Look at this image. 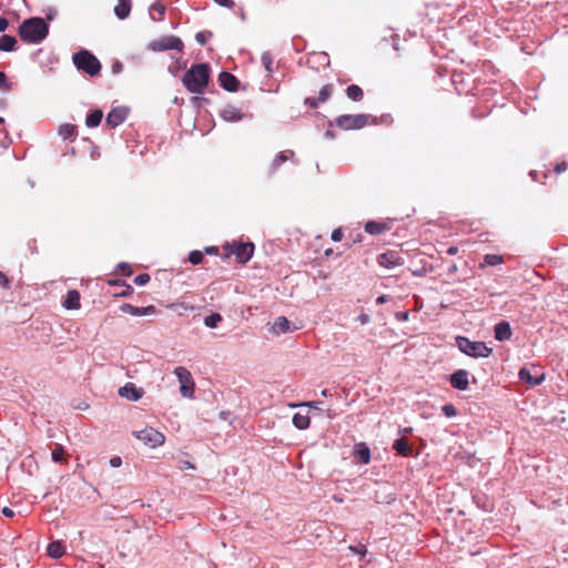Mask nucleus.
Returning <instances> with one entry per match:
<instances>
[{"instance_id":"f257e3e1","label":"nucleus","mask_w":568,"mask_h":568,"mask_svg":"<svg viewBox=\"0 0 568 568\" xmlns=\"http://www.w3.org/2000/svg\"><path fill=\"white\" fill-rule=\"evenodd\" d=\"M211 69L206 63L193 64L182 77L186 90L194 94H203L210 82Z\"/></svg>"},{"instance_id":"f03ea898","label":"nucleus","mask_w":568,"mask_h":568,"mask_svg":"<svg viewBox=\"0 0 568 568\" xmlns=\"http://www.w3.org/2000/svg\"><path fill=\"white\" fill-rule=\"evenodd\" d=\"M49 27L42 18H30L19 26L20 38L28 43H39L47 38Z\"/></svg>"},{"instance_id":"7ed1b4c3","label":"nucleus","mask_w":568,"mask_h":568,"mask_svg":"<svg viewBox=\"0 0 568 568\" xmlns=\"http://www.w3.org/2000/svg\"><path fill=\"white\" fill-rule=\"evenodd\" d=\"M456 346L465 355L474 358H486L493 353V349L488 347L484 342L470 341L465 336L456 337Z\"/></svg>"},{"instance_id":"20e7f679","label":"nucleus","mask_w":568,"mask_h":568,"mask_svg":"<svg viewBox=\"0 0 568 568\" xmlns=\"http://www.w3.org/2000/svg\"><path fill=\"white\" fill-rule=\"evenodd\" d=\"M73 63L79 71L90 77H95L101 71V63L98 58L88 50H80L73 54Z\"/></svg>"},{"instance_id":"39448f33","label":"nucleus","mask_w":568,"mask_h":568,"mask_svg":"<svg viewBox=\"0 0 568 568\" xmlns=\"http://www.w3.org/2000/svg\"><path fill=\"white\" fill-rule=\"evenodd\" d=\"M369 122L367 114H343L335 119V124L342 130H358Z\"/></svg>"},{"instance_id":"423d86ee","label":"nucleus","mask_w":568,"mask_h":568,"mask_svg":"<svg viewBox=\"0 0 568 568\" xmlns=\"http://www.w3.org/2000/svg\"><path fill=\"white\" fill-rule=\"evenodd\" d=\"M174 375L180 382V393L183 397L193 398L194 397V381L190 373V371L183 366H178L174 368Z\"/></svg>"},{"instance_id":"0eeeda50","label":"nucleus","mask_w":568,"mask_h":568,"mask_svg":"<svg viewBox=\"0 0 568 568\" xmlns=\"http://www.w3.org/2000/svg\"><path fill=\"white\" fill-rule=\"evenodd\" d=\"M133 435L145 445L154 448L164 444V435L153 427H145L142 430L134 432Z\"/></svg>"},{"instance_id":"6e6552de","label":"nucleus","mask_w":568,"mask_h":568,"mask_svg":"<svg viewBox=\"0 0 568 568\" xmlns=\"http://www.w3.org/2000/svg\"><path fill=\"white\" fill-rule=\"evenodd\" d=\"M206 254H214L219 255L223 262H231L234 260L239 264H245L248 262L254 251H223L222 254H220V251H204Z\"/></svg>"},{"instance_id":"1a4fd4ad","label":"nucleus","mask_w":568,"mask_h":568,"mask_svg":"<svg viewBox=\"0 0 568 568\" xmlns=\"http://www.w3.org/2000/svg\"><path fill=\"white\" fill-rule=\"evenodd\" d=\"M395 220L385 219L379 221H368L364 225L366 233L371 235H383L394 229Z\"/></svg>"},{"instance_id":"9d476101","label":"nucleus","mask_w":568,"mask_h":568,"mask_svg":"<svg viewBox=\"0 0 568 568\" xmlns=\"http://www.w3.org/2000/svg\"><path fill=\"white\" fill-rule=\"evenodd\" d=\"M333 90L334 88L333 84L331 83L323 85L322 89L320 90L318 98H306L304 100L305 105L312 109H316L320 103H324L331 98V95L333 94Z\"/></svg>"},{"instance_id":"9b49d317","label":"nucleus","mask_w":568,"mask_h":568,"mask_svg":"<svg viewBox=\"0 0 568 568\" xmlns=\"http://www.w3.org/2000/svg\"><path fill=\"white\" fill-rule=\"evenodd\" d=\"M378 263L385 268H393L403 264V258L399 256L398 251H385L378 256Z\"/></svg>"},{"instance_id":"f8f14e48","label":"nucleus","mask_w":568,"mask_h":568,"mask_svg":"<svg viewBox=\"0 0 568 568\" xmlns=\"http://www.w3.org/2000/svg\"><path fill=\"white\" fill-rule=\"evenodd\" d=\"M128 109L123 106L113 108L106 115V124L116 128L122 124L128 116Z\"/></svg>"},{"instance_id":"ddd939ff","label":"nucleus","mask_w":568,"mask_h":568,"mask_svg":"<svg viewBox=\"0 0 568 568\" xmlns=\"http://www.w3.org/2000/svg\"><path fill=\"white\" fill-rule=\"evenodd\" d=\"M469 373L465 369H458L449 377L452 387L458 390H466L469 386Z\"/></svg>"},{"instance_id":"4468645a","label":"nucleus","mask_w":568,"mask_h":568,"mask_svg":"<svg viewBox=\"0 0 568 568\" xmlns=\"http://www.w3.org/2000/svg\"><path fill=\"white\" fill-rule=\"evenodd\" d=\"M119 395L129 400L136 402L142 397L143 390L138 388L133 383H126L119 388Z\"/></svg>"},{"instance_id":"2eb2a0df","label":"nucleus","mask_w":568,"mask_h":568,"mask_svg":"<svg viewBox=\"0 0 568 568\" xmlns=\"http://www.w3.org/2000/svg\"><path fill=\"white\" fill-rule=\"evenodd\" d=\"M219 82L220 85L229 92H235L239 89L240 84L236 77L226 71H223L219 74Z\"/></svg>"},{"instance_id":"dca6fc26","label":"nucleus","mask_w":568,"mask_h":568,"mask_svg":"<svg viewBox=\"0 0 568 568\" xmlns=\"http://www.w3.org/2000/svg\"><path fill=\"white\" fill-rule=\"evenodd\" d=\"M121 311L132 316H146L154 314L155 307L153 305H149L146 307H139L131 304H123L121 306Z\"/></svg>"},{"instance_id":"f3484780","label":"nucleus","mask_w":568,"mask_h":568,"mask_svg":"<svg viewBox=\"0 0 568 568\" xmlns=\"http://www.w3.org/2000/svg\"><path fill=\"white\" fill-rule=\"evenodd\" d=\"M511 327L510 324L506 321H501L495 325L494 336L497 341L504 342L508 341L511 337Z\"/></svg>"},{"instance_id":"a211bd4d","label":"nucleus","mask_w":568,"mask_h":568,"mask_svg":"<svg viewBox=\"0 0 568 568\" xmlns=\"http://www.w3.org/2000/svg\"><path fill=\"white\" fill-rule=\"evenodd\" d=\"M322 404H323V402H321V400H312V402H302V403H296V404H290L288 406L291 408L308 407V408L317 409L320 412H324V409L322 408ZM325 413H326L327 417L331 419L335 418V416H336V413L331 408L325 409Z\"/></svg>"},{"instance_id":"6ab92c4d","label":"nucleus","mask_w":568,"mask_h":568,"mask_svg":"<svg viewBox=\"0 0 568 568\" xmlns=\"http://www.w3.org/2000/svg\"><path fill=\"white\" fill-rule=\"evenodd\" d=\"M518 377L521 382H525L526 384H529L530 386L540 385L545 379L544 374H540L538 376H532L530 371L526 367H523L519 369Z\"/></svg>"},{"instance_id":"aec40b11","label":"nucleus","mask_w":568,"mask_h":568,"mask_svg":"<svg viewBox=\"0 0 568 568\" xmlns=\"http://www.w3.org/2000/svg\"><path fill=\"white\" fill-rule=\"evenodd\" d=\"M294 152L292 150H285V151H282L280 152L275 158L274 160L272 161L271 165H270V171L268 173L272 174L274 172L277 171V169L283 164L285 163L287 160L290 159H293L294 158Z\"/></svg>"},{"instance_id":"412c9836","label":"nucleus","mask_w":568,"mask_h":568,"mask_svg":"<svg viewBox=\"0 0 568 568\" xmlns=\"http://www.w3.org/2000/svg\"><path fill=\"white\" fill-rule=\"evenodd\" d=\"M63 307L67 310H79L80 304V293L77 290H70L67 293V296L62 303Z\"/></svg>"},{"instance_id":"4be33fe9","label":"nucleus","mask_w":568,"mask_h":568,"mask_svg":"<svg viewBox=\"0 0 568 568\" xmlns=\"http://www.w3.org/2000/svg\"><path fill=\"white\" fill-rule=\"evenodd\" d=\"M272 333L275 335H282L292 331L291 322L285 316L277 317L272 326Z\"/></svg>"},{"instance_id":"5701e85b","label":"nucleus","mask_w":568,"mask_h":568,"mask_svg":"<svg viewBox=\"0 0 568 568\" xmlns=\"http://www.w3.org/2000/svg\"><path fill=\"white\" fill-rule=\"evenodd\" d=\"M58 134L63 140L73 141L78 135V128L71 123H63L58 128Z\"/></svg>"},{"instance_id":"b1692460","label":"nucleus","mask_w":568,"mask_h":568,"mask_svg":"<svg viewBox=\"0 0 568 568\" xmlns=\"http://www.w3.org/2000/svg\"><path fill=\"white\" fill-rule=\"evenodd\" d=\"M222 118L226 121L236 122L244 118V113L236 106L227 105L222 111Z\"/></svg>"},{"instance_id":"393cba45","label":"nucleus","mask_w":568,"mask_h":568,"mask_svg":"<svg viewBox=\"0 0 568 568\" xmlns=\"http://www.w3.org/2000/svg\"><path fill=\"white\" fill-rule=\"evenodd\" d=\"M354 455L356 459L363 465H366L371 462V450L364 443L355 446Z\"/></svg>"},{"instance_id":"a878e982","label":"nucleus","mask_w":568,"mask_h":568,"mask_svg":"<svg viewBox=\"0 0 568 568\" xmlns=\"http://www.w3.org/2000/svg\"><path fill=\"white\" fill-rule=\"evenodd\" d=\"M161 50H179L182 51L183 42L180 38L169 37L160 42Z\"/></svg>"},{"instance_id":"bb28decb","label":"nucleus","mask_w":568,"mask_h":568,"mask_svg":"<svg viewBox=\"0 0 568 568\" xmlns=\"http://www.w3.org/2000/svg\"><path fill=\"white\" fill-rule=\"evenodd\" d=\"M292 423L294 427H296L300 430L307 429L311 424V418L308 416V413H296L293 415Z\"/></svg>"},{"instance_id":"cd10ccee","label":"nucleus","mask_w":568,"mask_h":568,"mask_svg":"<svg viewBox=\"0 0 568 568\" xmlns=\"http://www.w3.org/2000/svg\"><path fill=\"white\" fill-rule=\"evenodd\" d=\"M393 449L403 457H408L412 454V447L404 438H397L393 443Z\"/></svg>"},{"instance_id":"c85d7f7f","label":"nucleus","mask_w":568,"mask_h":568,"mask_svg":"<svg viewBox=\"0 0 568 568\" xmlns=\"http://www.w3.org/2000/svg\"><path fill=\"white\" fill-rule=\"evenodd\" d=\"M131 11V0H118V4L114 7L115 16L123 20L129 17Z\"/></svg>"},{"instance_id":"c756f323","label":"nucleus","mask_w":568,"mask_h":568,"mask_svg":"<svg viewBox=\"0 0 568 568\" xmlns=\"http://www.w3.org/2000/svg\"><path fill=\"white\" fill-rule=\"evenodd\" d=\"M48 555L52 558H61L65 554V547L61 541H51L47 548Z\"/></svg>"},{"instance_id":"7c9ffc66","label":"nucleus","mask_w":568,"mask_h":568,"mask_svg":"<svg viewBox=\"0 0 568 568\" xmlns=\"http://www.w3.org/2000/svg\"><path fill=\"white\" fill-rule=\"evenodd\" d=\"M109 283L121 287V291L114 293L115 296L126 297L133 293V287L121 280L110 281Z\"/></svg>"},{"instance_id":"2f4dec72","label":"nucleus","mask_w":568,"mask_h":568,"mask_svg":"<svg viewBox=\"0 0 568 568\" xmlns=\"http://www.w3.org/2000/svg\"><path fill=\"white\" fill-rule=\"evenodd\" d=\"M17 39L9 34H3L0 38V51L10 52L14 50Z\"/></svg>"},{"instance_id":"473e14b6","label":"nucleus","mask_w":568,"mask_h":568,"mask_svg":"<svg viewBox=\"0 0 568 568\" xmlns=\"http://www.w3.org/2000/svg\"><path fill=\"white\" fill-rule=\"evenodd\" d=\"M346 95L353 101H361L364 97V92L357 84H351L346 88Z\"/></svg>"},{"instance_id":"72a5a7b5","label":"nucleus","mask_w":568,"mask_h":568,"mask_svg":"<svg viewBox=\"0 0 568 568\" xmlns=\"http://www.w3.org/2000/svg\"><path fill=\"white\" fill-rule=\"evenodd\" d=\"M102 118H103V112L101 110H94L88 114L85 124L89 128H95L101 123Z\"/></svg>"},{"instance_id":"f704fd0d","label":"nucleus","mask_w":568,"mask_h":568,"mask_svg":"<svg viewBox=\"0 0 568 568\" xmlns=\"http://www.w3.org/2000/svg\"><path fill=\"white\" fill-rule=\"evenodd\" d=\"M222 248H255L254 243L251 241H232V242H225L222 246Z\"/></svg>"},{"instance_id":"c9c22d12","label":"nucleus","mask_w":568,"mask_h":568,"mask_svg":"<svg viewBox=\"0 0 568 568\" xmlns=\"http://www.w3.org/2000/svg\"><path fill=\"white\" fill-rule=\"evenodd\" d=\"M165 7L161 2H155L151 6L150 14L154 21H161L164 18Z\"/></svg>"},{"instance_id":"e433bc0d","label":"nucleus","mask_w":568,"mask_h":568,"mask_svg":"<svg viewBox=\"0 0 568 568\" xmlns=\"http://www.w3.org/2000/svg\"><path fill=\"white\" fill-rule=\"evenodd\" d=\"M504 262V257L499 254H486L484 257V265L496 266Z\"/></svg>"},{"instance_id":"4c0bfd02","label":"nucleus","mask_w":568,"mask_h":568,"mask_svg":"<svg viewBox=\"0 0 568 568\" xmlns=\"http://www.w3.org/2000/svg\"><path fill=\"white\" fill-rule=\"evenodd\" d=\"M221 321L222 316L220 313H211L204 318V325L209 328H215Z\"/></svg>"},{"instance_id":"58836bf2","label":"nucleus","mask_w":568,"mask_h":568,"mask_svg":"<svg viewBox=\"0 0 568 568\" xmlns=\"http://www.w3.org/2000/svg\"><path fill=\"white\" fill-rule=\"evenodd\" d=\"M65 450L62 445H57L51 453V459L54 463H63L64 462Z\"/></svg>"},{"instance_id":"ea45409f","label":"nucleus","mask_w":568,"mask_h":568,"mask_svg":"<svg viewBox=\"0 0 568 568\" xmlns=\"http://www.w3.org/2000/svg\"><path fill=\"white\" fill-rule=\"evenodd\" d=\"M261 61H262L263 67L267 71V73H270V74L273 73V71H274V68H273L274 61H273L272 54L270 52H264L262 54Z\"/></svg>"},{"instance_id":"a19ab883","label":"nucleus","mask_w":568,"mask_h":568,"mask_svg":"<svg viewBox=\"0 0 568 568\" xmlns=\"http://www.w3.org/2000/svg\"><path fill=\"white\" fill-rule=\"evenodd\" d=\"M187 261L193 265L200 264L203 261V251H191Z\"/></svg>"},{"instance_id":"79ce46f5","label":"nucleus","mask_w":568,"mask_h":568,"mask_svg":"<svg viewBox=\"0 0 568 568\" xmlns=\"http://www.w3.org/2000/svg\"><path fill=\"white\" fill-rule=\"evenodd\" d=\"M442 413L446 417L452 418V417H455L457 415V408L453 404H445L442 407Z\"/></svg>"},{"instance_id":"37998d69","label":"nucleus","mask_w":568,"mask_h":568,"mask_svg":"<svg viewBox=\"0 0 568 568\" xmlns=\"http://www.w3.org/2000/svg\"><path fill=\"white\" fill-rule=\"evenodd\" d=\"M151 277L148 273L139 274L134 277L133 282L138 286H143L150 282Z\"/></svg>"},{"instance_id":"c03bdc74","label":"nucleus","mask_w":568,"mask_h":568,"mask_svg":"<svg viewBox=\"0 0 568 568\" xmlns=\"http://www.w3.org/2000/svg\"><path fill=\"white\" fill-rule=\"evenodd\" d=\"M0 90L3 92H9L11 90V83L8 81L6 73L2 71H0Z\"/></svg>"},{"instance_id":"a18cd8bd","label":"nucleus","mask_w":568,"mask_h":568,"mask_svg":"<svg viewBox=\"0 0 568 568\" xmlns=\"http://www.w3.org/2000/svg\"><path fill=\"white\" fill-rule=\"evenodd\" d=\"M116 267L119 270H121L123 275H125V276H130L132 274L131 266L128 263H124V262L119 263Z\"/></svg>"},{"instance_id":"49530a36","label":"nucleus","mask_w":568,"mask_h":568,"mask_svg":"<svg viewBox=\"0 0 568 568\" xmlns=\"http://www.w3.org/2000/svg\"><path fill=\"white\" fill-rule=\"evenodd\" d=\"M349 549L353 552H356V554L361 555L362 557H364L366 555V552H367V548L364 545L349 546Z\"/></svg>"},{"instance_id":"de8ad7c7","label":"nucleus","mask_w":568,"mask_h":568,"mask_svg":"<svg viewBox=\"0 0 568 568\" xmlns=\"http://www.w3.org/2000/svg\"><path fill=\"white\" fill-rule=\"evenodd\" d=\"M216 4L221 7H225L227 9H233L235 3L233 0H213Z\"/></svg>"},{"instance_id":"09e8293b","label":"nucleus","mask_w":568,"mask_h":568,"mask_svg":"<svg viewBox=\"0 0 568 568\" xmlns=\"http://www.w3.org/2000/svg\"><path fill=\"white\" fill-rule=\"evenodd\" d=\"M331 239L334 242H339L343 239V231L342 229H336L332 232Z\"/></svg>"},{"instance_id":"8fccbe9b","label":"nucleus","mask_w":568,"mask_h":568,"mask_svg":"<svg viewBox=\"0 0 568 568\" xmlns=\"http://www.w3.org/2000/svg\"><path fill=\"white\" fill-rule=\"evenodd\" d=\"M0 285L4 288H8L10 286V280L8 276L0 271Z\"/></svg>"},{"instance_id":"3c124183","label":"nucleus","mask_w":568,"mask_h":568,"mask_svg":"<svg viewBox=\"0 0 568 568\" xmlns=\"http://www.w3.org/2000/svg\"><path fill=\"white\" fill-rule=\"evenodd\" d=\"M195 39L200 45H204L206 43L207 37L205 32H199L196 33Z\"/></svg>"},{"instance_id":"603ef678","label":"nucleus","mask_w":568,"mask_h":568,"mask_svg":"<svg viewBox=\"0 0 568 568\" xmlns=\"http://www.w3.org/2000/svg\"><path fill=\"white\" fill-rule=\"evenodd\" d=\"M357 321L362 324V325H366L371 322V317L368 314H365V313H362L358 317H357Z\"/></svg>"},{"instance_id":"864d4df0","label":"nucleus","mask_w":568,"mask_h":568,"mask_svg":"<svg viewBox=\"0 0 568 568\" xmlns=\"http://www.w3.org/2000/svg\"><path fill=\"white\" fill-rule=\"evenodd\" d=\"M122 464V459L119 457V456H114L110 459V465L111 467L113 468H118L120 467Z\"/></svg>"},{"instance_id":"5fc2aeb1","label":"nucleus","mask_w":568,"mask_h":568,"mask_svg":"<svg viewBox=\"0 0 568 568\" xmlns=\"http://www.w3.org/2000/svg\"><path fill=\"white\" fill-rule=\"evenodd\" d=\"M567 169V163L566 162H561V163H558L556 166H555V172L557 174H560L562 173L564 171H566Z\"/></svg>"},{"instance_id":"6e6d98bb","label":"nucleus","mask_w":568,"mask_h":568,"mask_svg":"<svg viewBox=\"0 0 568 568\" xmlns=\"http://www.w3.org/2000/svg\"><path fill=\"white\" fill-rule=\"evenodd\" d=\"M8 26H9L8 19L0 17V32L6 31Z\"/></svg>"},{"instance_id":"4d7b16f0","label":"nucleus","mask_w":568,"mask_h":568,"mask_svg":"<svg viewBox=\"0 0 568 568\" xmlns=\"http://www.w3.org/2000/svg\"><path fill=\"white\" fill-rule=\"evenodd\" d=\"M1 513L6 517H13L14 516V511L10 507H3Z\"/></svg>"},{"instance_id":"13d9d810","label":"nucleus","mask_w":568,"mask_h":568,"mask_svg":"<svg viewBox=\"0 0 568 568\" xmlns=\"http://www.w3.org/2000/svg\"><path fill=\"white\" fill-rule=\"evenodd\" d=\"M395 316H396V318H397L398 321H402V322H404V321H407V320H408V313H407V312H398V313H396V315H395Z\"/></svg>"},{"instance_id":"bf43d9fd","label":"nucleus","mask_w":568,"mask_h":568,"mask_svg":"<svg viewBox=\"0 0 568 568\" xmlns=\"http://www.w3.org/2000/svg\"><path fill=\"white\" fill-rule=\"evenodd\" d=\"M388 301V296L387 295H381L376 298V304L381 305V304H384Z\"/></svg>"},{"instance_id":"052dcab7","label":"nucleus","mask_w":568,"mask_h":568,"mask_svg":"<svg viewBox=\"0 0 568 568\" xmlns=\"http://www.w3.org/2000/svg\"><path fill=\"white\" fill-rule=\"evenodd\" d=\"M412 432H413L412 427H405V428H400L398 433L400 435H407V434H410Z\"/></svg>"},{"instance_id":"680f3d73","label":"nucleus","mask_w":568,"mask_h":568,"mask_svg":"<svg viewBox=\"0 0 568 568\" xmlns=\"http://www.w3.org/2000/svg\"><path fill=\"white\" fill-rule=\"evenodd\" d=\"M182 469H194V465L190 462H183V466L181 467Z\"/></svg>"},{"instance_id":"e2e57ef3","label":"nucleus","mask_w":568,"mask_h":568,"mask_svg":"<svg viewBox=\"0 0 568 568\" xmlns=\"http://www.w3.org/2000/svg\"><path fill=\"white\" fill-rule=\"evenodd\" d=\"M122 69V64L120 62H115L112 67L113 72H120Z\"/></svg>"},{"instance_id":"0e129e2a","label":"nucleus","mask_w":568,"mask_h":568,"mask_svg":"<svg viewBox=\"0 0 568 568\" xmlns=\"http://www.w3.org/2000/svg\"><path fill=\"white\" fill-rule=\"evenodd\" d=\"M322 396H324V397L329 396V390L328 389H323L322 390Z\"/></svg>"},{"instance_id":"69168bd1","label":"nucleus","mask_w":568,"mask_h":568,"mask_svg":"<svg viewBox=\"0 0 568 568\" xmlns=\"http://www.w3.org/2000/svg\"><path fill=\"white\" fill-rule=\"evenodd\" d=\"M334 251H331V250H327V251H324V256H329Z\"/></svg>"},{"instance_id":"338daca9","label":"nucleus","mask_w":568,"mask_h":568,"mask_svg":"<svg viewBox=\"0 0 568 568\" xmlns=\"http://www.w3.org/2000/svg\"><path fill=\"white\" fill-rule=\"evenodd\" d=\"M457 252H458V251H453V250L447 251V253H448V254H452V255H453V254H455V253H457Z\"/></svg>"},{"instance_id":"774afa93","label":"nucleus","mask_w":568,"mask_h":568,"mask_svg":"<svg viewBox=\"0 0 568 568\" xmlns=\"http://www.w3.org/2000/svg\"><path fill=\"white\" fill-rule=\"evenodd\" d=\"M205 248L213 250V248H217V247L216 246H206Z\"/></svg>"}]
</instances>
